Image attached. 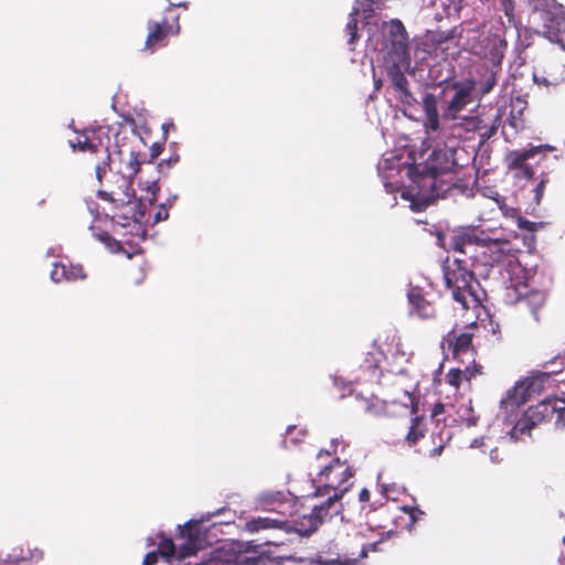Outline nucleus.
<instances>
[{
    "label": "nucleus",
    "instance_id": "47",
    "mask_svg": "<svg viewBox=\"0 0 565 565\" xmlns=\"http://www.w3.org/2000/svg\"><path fill=\"white\" fill-rule=\"evenodd\" d=\"M158 561V553L154 551L148 552L143 558V565H153Z\"/></svg>",
    "mask_w": 565,
    "mask_h": 565
},
{
    "label": "nucleus",
    "instance_id": "39",
    "mask_svg": "<svg viewBox=\"0 0 565 565\" xmlns=\"http://www.w3.org/2000/svg\"><path fill=\"white\" fill-rule=\"evenodd\" d=\"M497 84V75L494 72H491L483 81L482 83L480 84V93L481 95H487L489 94L494 85Z\"/></svg>",
    "mask_w": 565,
    "mask_h": 565
},
{
    "label": "nucleus",
    "instance_id": "8",
    "mask_svg": "<svg viewBox=\"0 0 565 565\" xmlns=\"http://www.w3.org/2000/svg\"><path fill=\"white\" fill-rule=\"evenodd\" d=\"M541 30L544 38L553 43L564 46L565 43V12L563 6L554 0H546L542 8H536Z\"/></svg>",
    "mask_w": 565,
    "mask_h": 565
},
{
    "label": "nucleus",
    "instance_id": "36",
    "mask_svg": "<svg viewBox=\"0 0 565 565\" xmlns=\"http://www.w3.org/2000/svg\"><path fill=\"white\" fill-rule=\"evenodd\" d=\"M486 125V120L480 116H472L466 118V129L470 131L480 132Z\"/></svg>",
    "mask_w": 565,
    "mask_h": 565
},
{
    "label": "nucleus",
    "instance_id": "12",
    "mask_svg": "<svg viewBox=\"0 0 565 565\" xmlns=\"http://www.w3.org/2000/svg\"><path fill=\"white\" fill-rule=\"evenodd\" d=\"M553 150L555 148L550 145L530 146L525 149L511 150L505 154L504 162L508 170L514 172L515 178L531 180L534 178V170L527 161L540 153Z\"/></svg>",
    "mask_w": 565,
    "mask_h": 565
},
{
    "label": "nucleus",
    "instance_id": "3",
    "mask_svg": "<svg viewBox=\"0 0 565 565\" xmlns=\"http://www.w3.org/2000/svg\"><path fill=\"white\" fill-rule=\"evenodd\" d=\"M70 147L85 154V164L94 169L97 181L102 183L107 172L111 170L110 128L85 129L76 140H70Z\"/></svg>",
    "mask_w": 565,
    "mask_h": 565
},
{
    "label": "nucleus",
    "instance_id": "30",
    "mask_svg": "<svg viewBox=\"0 0 565 565\" xmlns=\"http://www.w3.org/2000/svg\"><path fill=\"white\" fill-rule=\"evenodd\" d=\"M507 49V41L502 39H493L491 41V47L489 51V60L493 65H500L501 61L504 56V51Z\"/></svg>",
    "mask_w": 565,
    "mask_h": 565
},
{
    "label": "nucleus",
    "instance_id": "5",
    "mask_svg": "<svg viewBox=\"0 0 565 565\" xmlns=\"http://www.w3.org/2000/svg\"><path fill=\"white\" fill-rule=\"evenodd\" d=\"M554 420L556 428L565 427V398H545L530 406L510 431V439L516 441L520 435L530 434L536 426Z\"/></svg>",
    "mask_w": 565,
    "mask_h": 565
},
{
    "label": "nucleus",
    "instance_id": "17",
    "mask_svg": "<svg viewBox=\"0 0 565 565\" xmlns=\"http://www.w3.org/2000/svg\"><path fill=\"white\" fill-rule=\"evenodd\" d=\"M342 490L327 492L322 491V488L317 487L315 491L316 498H324L319 503L312 507L315 513L320 516L322 522L332 519V516L338 515L342 511Z\"/></svg>",
    "mask_w": 565,
    "mask_h": 565
},
{
    "label": "nucleus",
    "instance_id": "21",
    "mask_svg": "<svg viewBox=\"0 0 565 565\" xmlns=\"http://www.w3.org/2000/svg\"><path fill=\"white\" fill-rule=\"evenodd\" d=\"M454 88L456 92L447 106V113L451 116H456L457 113L461 111L468 104L472 102L473 83H454Z\"/></svg>",
    "mask_w": 565,
    "mask_h": 565
},
{
    "label": "nucleus",
    "instance_id": "20",
    "mask_svg": "<svg viewBox=\"0 0 565 565\" xmlns=\"http://www.w3.org/2000/svg\"><path fill=\"white\" fill-rule=\"evenodd\" d=\"M291 499L288 493L282 491L267 490L257 495L256 503L264 510L274 511L281 515L285 514L284 509L290 507Z\"/></svg>",
    "mask_w": 565,
    "mask_h": 565
},
{
    "label": "nucleus",
    "instance_id": "48",
    "mask_svg": "<svg viewBox=\"0 0 565 565\" xmlns=\"http://www.w3.org/2000/svg\"><path fill=\"white\" fill-rule=\"evenodd\" d=\"M371 498V493L366 488H363L359 493L360 502H369Z\"/></svg>",
    "mask_w": 565,
    "mask_h": 565
},
{
    "label": "nucleus",
    "instance_id": "29",
    "mask_svg": "<svg viewBox=\"0 0 565 565\" xmlns=\"http://www.w3.org/2000/svg\"><path fill=\"white\" fill-rule=\"evenodd\" d=\"M361 9L354 7L352 12L349 14V19L345 25V32L349 35L348 43L353 45L360 38L358 29V15Z\"/></svg>",
    "mask_w": 565,
    "mask_h": 565
},
{
    "label": "nucleus",
    "instance_id": "22",
    "mask_svg": "<svg viewBox=\"0 0 565 565\" xmlns=\"http://www.w3.org/2000/svg\"><path fill=\"white\" fill-rule=\"evenodd\" d=\"M462 32L463 30L461 25H457L447 31H431L428 33L427 38L429 42L435 46V49L447 51L449 49V43L454 44L455 46H459Z\"/></svg>",
    "mask_w": 565,
    "mask_h": 565
},
{
    "label": "nucleus",
    "instance_id": "53",
    "mask_svg": "<svg viewBox=\"0 0 565 565\" xmlns=\"http://www.w3.org/2000/svg\"><path fill=\"white\" fill-rule=\"evenodd\" d=\"M563 542L565 543V536L563 537Z\"/></svg>",
    "mask_w": 565,
    "mask_h": 565
},
{
    "label": "nucleus",
    "instance_id": "50",
    "mask_svg": "<svg viewBox=\"0 0 565 565\" xmlns=\"http://www.w3.org/2000/svg\"><path fill=\"white\" fill-rule=\"evenodd\" d=\"M411 518L415 521L416 520V513L423 514V512L419 509L411 508Z\"/></svg>",
    "mask_w": 565,
    "mask_h": 565
},
{
    "label": "nucleus",
    "instance_id": "18",
    "mask_svg": "<svg viewBox=\"0 0 565 565\" xmlns=\"http://www.w3.org/2000/svg\"><path fill=\"white\" fill-rule=\"evenodd\" d=\"M382 358L383 353L377 349L364 353L359 362V371L361 372L359 379L367 382L379 380L382 375L380 366Z\"/></svg>",
    "mask_w": 565,
    "mask_h": 565
},
{
    "label": "nucleus",
    "instance_id": "1",
    "mask_svg": "<svg viewBox=\"0 0 565 565\" xmlns=\"http://www.w3.org/2000/svg\"><path fill=\"white\" fill-rule=\"evenodd\" d=\"M456 153L454 147L436 148L425 162L411 166L408 174L418 188L429 189L433 198H443L457 181Z\"/></svg>",
    "mask_w": 565,
    "mask_h": 565
},
{
    "label": "nucleus",
    "instance_id": "6",
    "mask_svg": "<svg viewBox=\"0 0 565 565\" xmlns=\"http://www.w3.org/2000/svg\"><path fill=\"white\" fill-rule=\"evenodd\" d=\"M143 162H146L145 156L131 150L126 171L113 173L111 179L107 182V189L98 191V198L113 202L119 209L129 203L135 193L132 188L134 178Z\"/></svg>",
    "mask_w": 565,
    "mask_h": 565
},
{
    "label": "nucleus",
    "instance_id": "46",
    "mask_svg": "<svg viewBox=\"0 0 565 565\" xmlns=\"http://www.w3.org/2000/svg\"><path fill=\"white\" fill-rule=\"evenodd\" d=\"M162 150H163L162 145L154 142L150 147V160H154L156 158H158L161 154Z\"/></svg>",
    "mask_w": 565,
    "mask_h": 565
},
{
    "label": "nucleus",
    "instance_id": "19",
    "mask_svg": "<svg viewBox=\"0 0 565 565\" xmlns=\"http://www.w3.org/2000/svg\"><path fill=\"white\" fill-rule=\"evenodd\" d=\"M50 276L54 282L58 284L62 281L84 280L87 274L79 264L58 262L53 265Z\"/></svg>",
    "mask_w": 565,
    "mask_h": 565
},
{
    "label": "nucleus",
    "instance_id": "2",
    "mask_svg": "<svg viewBox=\"0 0 565 565\" xmlns=\"http://www.w3.org/2000/svg\"><path fill=\"white\" fill-rule=\"evenodd\" d=\"M443 275L447 289L451 291L455 301L463 309L479 308L483 300V290L475 273L469 269L465 259L447 258L443 264Z\"/></svg>",
    "mask_w": 565,
    "mask_h": 565
},
{
    "label": "nucleus",
    "instance_id": "23",
    "mask_svg": "<svg viewBox=\"0 0 565 565\" xmlns=\"http://www.w3.org/2000/svg\"><path fill=\"white\" fill-rule=\"evenodd\" d=\"M408 301L413 308V311L424 320L434 319L437 315L435 306L427 301L422 295L420 290L412 289L408 295Z\"/></svg>",
    "mask_w": 565,
    "mask_h": 565
},
{
    "label": "nucleus",
    "instance_id": "26",
    "mask_svg": "<svg viewBox=\"0 0 565 565\" xmlns=\"http://www.w3.org/2000/svg\"><path fill=\"white\" fill-rule=\"evenodd\" d=\"M201 536V525L200 522L190 520L180 529V537L186 541L188 550L190 551L188 554H194L198 548V542Z\"/></svg>",
    "mask_w": 565,
    "mask_h": 565
},
{
    "label": "nucleus",
    "instance_id": "41",
    "mask_svg": "<svg viewBox=\"0 0 565 565\" xmlns=\"http://www.w3.org/2000/svg\"><path fill=\"white\" fill-rule=\"evenodd\" d=\"M437 438L439 439V444L430 449L424 450V454H427L430 458L439 457L445 448V444L443 443L441 437L438 435Z\"/></svg>",
    "mask_w": 565,
    "mask_h": 565
},
{
    "label": "nucleus",
    "instance_id": "45",
    "mask_svg": "<svg viewBox=\"0 0 565 565\" xmlns=\"http://www.w3.org/2000/svg\"><path fill=\"white\" fill-rule=\"evenodd\" d=\"M490 459L493 463H500L503 461L502 452L498 447L490 450Z\"/></svg>",
    "mask_w": 565,
    "mask_h": 565
},
{
    "label": "nucleus",
    "instance_id": "10",
    "mask_svg": "<svg viewBox=\"0 0 565 565\" xmlns=\"http://www.w3.org/2000/svg\"><path fill=\"white\" fill-rule=\"evenodd\" d=\"M180 28L179 15L172 9H168L159 20H148L143 49L153 53L156 50L167 46L170 36L179 34Z\"/></svg>",
    "mask_w": 565,
    "mask_h": 565
},
{
    "label": "nucleus",
    "instance_id": "51",
    "mask_svg": "<svg viewBox=\"0 0 565 565\" xmlns=\"http://www.w3.org/2000/svg\"><path fill=\"white\" fill-rule=\"evenodd\" d=\"M509 122L514 129L519 128V122L515 117H512Z\"/></svg>",
    "mask_w": 565,
    "mask_h": 565
},
{
    "label": "nucleus",
    "instance_id": "24",
    "mask_svg": "<svg viewBox=\"0 0 565 565\" xmlns=\"http://www.w3.org/2000/svg\"><path fill=\"white\" fill-rule=\"evenodd\" d=\"M323 522L321 521L320 516H318L313 510L309 514H305L300 518H298L294 525H289V531H295L296 533L300 534L301 536H309L313 532H316L319 526Z\"/></svg>",
    "mask_w": 565,
    "mask_h": 565
},
{
    "label": "nucleus",
    "instance_id": "16",
    "mask_svg": "<svg viewBox=\"0 0 565 565\" xmlns=\"http://www.w3.org/2000/svg\"><path fill=\"white\" fill-rule=\"evenodd\" d=\"M391 64L386 66V75L398 95L399 100L403 104L412 105L415 100L412 92L408 88V81L402 70V67H408L404 61H397V58H391Z\"/></svg>",
    "mask_w": 565,
    "mask_h": 565
},
{
    "label": "nucleus",
    "instance_id": "31",
    "mask_svg": "<svg viewBox=\"0 0 565 565\" xmlns=\"http://www.w3.org/2000/svg\"><path fill=\"white\" fill-rule=\"evenodd\" d=\"M501 125V115L498 114L490 124L486 122L484 128L479 132L480 145H483L491 139L498 131Z\"/></svg>",
    "mask_w": 565,
    "mask_h": 565
},
{
    "label": "nucleus",
    "instance_id": "7",
    "mask_svg": "<svg viewBox=\"0 0 565 565\" xmlns=\"http://www.w3.org/2000/svg\"><path fill=\"white\" fill-rule=\"evenodd\" d=\"M480 327L477 321L465 326L456 324L441 339V347L447 350L455 360L463 361L465 356L475 358L477 350L473 339L477 337Z\"/></svg>",
    "mask_w": 565,
    "mask_h": 565
},
{
    "label": "nucleus",
    "instance_id": "4",
    "mask_svg": "<svg viewBox=\"0 0 565 565\" xmlns=\"http://www.w3.org/2000/svg\"><path fill=\"white\" fill-rule=\"evenodd\" d=\"M449 246L452 250L469 255L472 264L493 266L504 257L499 241L479 237L476 230L461 228L450 236Z\"/></svg>",
    "mask_w": 565,
    "mask_h": 565
},
{
    "label": "nucleus",
    "instance_id": "13",
    "mask_svg": "<svg viewBox=\"0 0 565 565\" xmlns=\"http://www.w3.org/2000/svg\"><path fill=\"white\" fill-rule=\"evenodd\" d=\"M504 301L509 305H521L527 308L536 321L539 312L545 305L546 297L541 290L530 289L526 284H511L505 287Z\"/></svg>",
    "mask_w": 565,
    "mask_h": 565
},
{
    "label": "nucleus",
    "instance_id": "9",
    "mask_svg": "<svg viewBox=\"0 0 565 565\" xmlns=\"http://www.w3.org/2000/svg\"><path fill=\"white\" fill-rule=\"evenodd\" d=\"M355 475L354 468L348 463V460H341L339 457L333 458L319 471V486L322 491L332 492L342 490L344 495L352 487L353 482H349Z\"/></svg>",
    "mask_w": 565,
    "mask_h": 565
},
{
    "label": "nucleus",
    "instance_id": "14",
    "mask_svg": "<svg viewBox=\"0 0 565 565\" xmlns=\"http://www.w3.org/2000/svg\"><path fill=\"white\" fill-rule=\"evenodd\" d=\"M548 379V372H537L533 374L510 390L507 394V397L502 399V404H505L507 407L509 405L512 407H519L520 405L524 404L532 395L541 393L544 390V385Z\"/></svg>",
    "mask_w": 565,
    "mask_h": 565
},
{
    "label": "nucleus",
    "instance_id": "42",
    "mask_svg": "<svg viewBox=\"0 0 565 565\" xmlns=\"http://www.w3.org/2000/svg\"><path fill=\"white\" fill-rule=\"evenodd\" d=\"M169 217V212L166 205L161 204L158 206L157 212L153 215V224L166 221Z\"/></svg>",
    "mask_w": 565,
    "mask_h": 565
},
{
    "label": "nucleus",
    "instance_id": "33",
    "mask_svg": "<svg viewBox=\"0 0 565 565\" xmlns=\"http://www.w3.org/2000/svg\"><path fill=\"white\" fill-rule=\"evenodd\" d=\"M379 2H381V0H356V8L361 9L365 19H369L375 14L374 6Z\"/></svg>",
    "mask_w": 565,
    "mask_h": 565
},
{
    "label": "nucleus",
    "instance_id": "34",
    "mask_svg": "<svg viewBox=\"0 0 565 565\" xmlns=\"http://www.w3.org/2000/svg\"><path fill=\"white\" fill-rule=\"evenodd\" d=\"M341 445L342 446V452L344 451V449L349 446L343 439L342 437L341 438H333L331 440V445H330V449H326V450H320L317 455V458H321L323 456H331L332 454H337L338 452V446Z\"/></svg>",
    "mask_w": 565,
    "mask_h": 565
},
{
    "label": "nucleus",
    "instance_id": "49",
    "mask_svg": "<svg viewBox=\"0 0 565 565\" xmlns=\"http://www.w3.org/2000/svg\"><path fill=\"white\" fill-rule=\"evenodd\" d=\"M443 411H444V405L443 404H436L435 407H434V411H433V416L438 415Z\"/></svg>",
    "mask_w": 565,
    "mask_h": 565
},
{
    "label": "nucleus",
    "instance_id": "32",
    "mask_svg": "<svg viewBox=\"0 0 565 565\" xmlns=\"http://www.w3.org/2000/svg\"><path fill=\"white\" fill-rule=\"evenodd\" d=\"M423 107L426 116L438 115L437 99L434 94L428 93L425 95Z\"/></svg>",
    "mask_w": 565,
    "mask_h": 565
},
{
    "label": "nucleus",
    "instance_id": "11",
    "mask_svg": "<svg viewBox=\"0 0 565 565\" xmlns=\"http://www.w3.org/2000/svg\"><path fill=\"white\" fill-rule=\"evenodd\" d=\"M384 46L390 58L411 63L408 33L399 19H392L384 22L382 26Z\"/></svg>",
    "mask_w": 565,
    "mask_h": 565
},
{
    "label": "nucleus",
    "instance_id": "37",
    "mask_svg": "<svg viewBox=\"0 0 565 565\" xmlns=\"http://www.w3.org/2000/svg\"><path fill=\"white\" fill-rule=\"evenodd\" d=\"M548 182H550V179H548L547 173H542L540 182L534 188V201L536 202V204L541 203L543 195H544L545 186Z\"/></svg>",
    "mask_w": 565,
    "mask_h": 565
},
{
    "label": "nucleus",
    "instance_id": "27",
    "mask_svg": "<svg viewBox=\"0 0 565 565\" xmlns=\"http://www.w3.org/2000/svg\"><path fill=\"white\" fill-rule=\"evenodd\" d=\"M478 371L467 366L465 370L450 369L446 374V383L458 390L463 381L469 382Z\"/></svg>",
    "mask_w": 565,
    "mask_h": 565
},
{
    "label": "nucleus",
    "instance_id": "52",
    "mask_svg": "<svg viewBox=\"0 0 565 565\" xmlns=\"http://www.w3.org/2000/svg\"><path fill=\"white\" fill-rule=\"evenodd\" d=\"M118 153L119 154H122L124 153V150L121 148L118 149Z\"/></svg>",
    "mask_w": 565,
    "mask_h": 565
},
{
    "label": "nucleus",
    "instance_id": "44",
    "mask_svg": "<svg viewBox=\"0 0 565 565\" xmlns=\"http://www.w3.org/2000/svg\"><path fill=\"white\" fill-rule=\"evenodd\" d=\"M381 543H382V541H377V542L369 544L367 546H363L362 551H361V556L365 557L367 555L369 551H373V552L381 551V548H380Z\"/></svg>",
    "mask_w": 565,
    "mask_h": 565
},
{
    "label": "nucleus",
    "instance_id": "25",
    "mask_svg": "<svg viewBox=\"0 0 565 565\" xmlns=\"http://www.w3.org/2000/svg\"><path fill=\"white\" fill-rule=\"evenodd\" d=\"M279 529L289 532V523L282 519H271L267 516H258L246 522V530L250 533L259 532L262 530Z\"/></svg>",
    "mask_w": 565,
    "mask_h": 565
},
{
    "label": "nucleus",
    "instance_id": "38",
    "mask_svg": "<svg viewBox=\"0 0 565 565\" xmlns=\"http://www.w3.org/2000/svg\"><path fill=\"white\" fill-rule=\"evenodd\" d=\"M495 201L503 216L511 218H516L519 216V210L508 205L504 199H497Z\"/></svg>",
    "mask_w": 565,
    "mask_h": 565
},
{
    "label": "nucleus",
    "instance_id": "43",
    "mask_svg": "<svg viewBox=\"0 0 565 565\" xmlns=\"http://www.w3.org/2000/svg\"><path fill=\"white\" fill-rule=\"evenodd\" d=\"M425 126L427 129L436 131L439 128V114L433 116H426Z\"/></svg>",
    "mask_w": 565,
    "mask_h": 565
},
{
    "label": "nucleus",
    "instance_id": "15",
    "mask_svg": "<svg viewBox=\"0 0 565 565\" xmlns=\"http://www.w3.org/2000/svg\"><path fill=\"white\" fill-rule=\"evenodd\" d=\"M147 198L137 199L135 195L131 198L130 202L124 204L120 209L122 210L121 216L126 220H131L135 223H149L151 217V207L153 206L157 196L154 191H150L148 188Z\"/></svg>",
    "mask_w": 565,
    "mask_h": 565
},
{
    "label": "nucleus",
    "instance_id": "35",
    "mask_svg": "<svg viewBox=\"0 0 565 565\" xmlns=\"http://www.w3.org/2000/svg\"><path fill=\"white\" fill-rule=\"evenodd\" d=\"M500 8L503 10L510 25H515L514 19V0H499Z\"/></svg>",
    "mask_w": 565,
    "mask_h": 565
},
{
    "label": "nucleus",
    "instance_id": "40",
    "mask_svg": "<svg viewBox=\"0 0 565 565\" xmlns=\"http://www.w3.org/2000/svg\"><path fill=\"white\" fill-rule=\"evenodd\" d=\"M516 224L519 228L527 232H535L539 227L537 223L529 221L527 218L521 216L520 214L516 217Z\"/></svg>",
    "mask_w": 565,
    "mask_h": 565
},
{
    "label": "nucleus",
    "instance_id": "28",
    "mask_svg": "<svg viewBox=\"0 0 565 565\" xmlns=\"http://www.w3.org/2000/svg\"><path fill=\"white\" fill-rule=\"evenodd\" d=\"M424 418L420 416L412 417L405 441L409 447L415 446L419 439L425 436Z\"/></svg>",
    "mask_w": 565,
    "mask_h": 565
}]
</instances>
